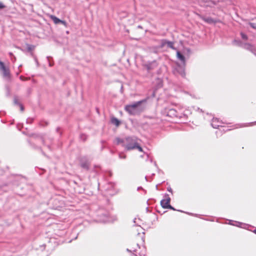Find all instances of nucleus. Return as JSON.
I'll list each match as a JSON object with an SVG mask.
<instances>
[{"instance_id":"obj_1","label":"nucleus","mask_w":256,"mask_h":256,"mask_svg":"<svg viewBox=\"0 0 256 256\" xmlns=\"http://www.w3.org/2000/svg\"><path fill=\"white\" fill-rule=\"evenodd\" d=\"M147 99L136 102L134 104L126 105L124 106V110L130 115L134 116L140 113L142 109L140 108V106L144 102H146Z\"/></svg>"},{"instance_id":"obj_2","label":"nucleus","mask_w":256,"mask_h":256,"mask_svg":"<svg viewBox=\"0 0 256 256\" xmlns=\"http://www.w3.org/2000/svg\"><path fill=\"white\" fill-rule=\"evenodd\" d=\"M178 108L174 106V108H168L164 110V114L166 116L172 118L180 119L186 116L183 113L182 109L177 110Z\"/></svg>"},{"instance_id":"obj_3","label":"nucleus","mask_w":256,"mask_h":256,"mask_svg":"<svg viewBox=\"0 0 256 256\" xmlns=\"http://www.w3.org/2000/svg\"><path fill=\"white\" fill-rule=\"evenodd\" d=\"M138 143V138L136 136H128L125 139L124 146L126 149L130 150L135 149V146Z\"/></svg>"},{"instance_id":"obj_4","label":"nucleus","mask_w":256,"mask_h":256,"mask_svg":"<svg viewBox=\"0 0 256 256\" xmlns=\"http://www.w3.org/2000/svg\"><path fill=\"white\" fill-rule=\"evenodd\" d=\"M98 220L100 222H113L116 220V216H111L108 212H105L98 215Z\"/></svg>"},{"instance_id":"obj_5","label":"nucleus","mask_w":256,"mask_h":256,"mask_svg":"<svg viewBox=\"0 0 256 256\" xmlns=\"http://www.w3.org/2000/svg\"><path fill=\"white\" fill-rule=\"evenodd\" d=\"M185 65H174L172 72L176 76L180 75L184 78L186 76Z\"/></svg>"},{"instance_id":"obj_6","label":"nucleus","mask_w":256,"mask_h":256,"mask_svg":"<svg viewBox=\"0 0 256 256\" xmlns=\"http://www.w3.org/2000/svg\"><path fill=\"white\" fill-rule=\"evenodd\" d=\"M80 166L88 170H89L90 165V158L86 156H82L80 160Z\"/></svg>"},{"instance_id":"obj_7","label":"nucleus","mask_w":256,"mask_h":256,"mask_svg":"<svg viewBox=\"0 0 256 256\" xmlns=\"http://www.w3.org/2000/svg\"><path fill=\"white\" fill-rule=\"evenodd\" d=\"M0 72L4 77L6 78H10V71L6 65H0Z\"/></svg>"},{"instance_id":"obj_8","label":"nucleus","mask_w":256,"mask_h":256,"mask_svg":"<svg viewBox=\"0 0 256 256\" xmlns=\"http://www.w3.org/2000/svg\"><path fill=\"white\" fill-rule=\"evenodd\" d=\"M164 198V199H163L160 201V205L164 208H168V206L170 204V198L167 194H165Z\"/></svg>"},{"instance_id":"obj_9","label":"nucleus","mask_w":256,"mask_h":256,"mask_svg":"<svg viewBox=\"0 0 256 256\" xmlns=\"http://www.w3.org/2000/svg\"><path fill=\"white\" fill-rule=\"evenodd\" d=\"M216 2L211 0H200V4L201 6L204 7H214L216 4Z\"/></svg>"},{"instance_id":"obj_10","label":"nucleus","mask_w":256,"mask_h":256,"mask_svg":"<svg viewBox=\"0 0 256 256\" xmlns=\"http://www.w3.org/2000/svg\"><path fill=\"white\" fill-rule=\"evenodd\" d=\"M198 16L201 19H202L205 22H206V23H208V24H216V22H220V20H214L210 17L206 18V17L202 16L200 14H198Z\"/></svg>"},{"instance_id":"obj_11","label":"nucleus","mask_w":256,"mask_h":256,"mask_svg":"<svg viewBox=\"0 0 256 256\" xmlns=\"http://www.w3.org/2000/svg\"><path fill=\"white\" fill-rule=\"evenodd\" d=\"M223 124L224 122L221 120H219L218 118H213L211 122V125L212 128H218L219 126L222 127V124Z\"/></svg>"},{"instance_id":"obj_12","label":"nucleus","mask_w":256,"mask_h":256,"mask_svg":"<svg viewBox=\"0 0 256 256\" xmlns=\"http://www.w3.org/2000/svg\"><path fill=\"white\" fill-rule=\"evenodd\" d=\"M50 19H52L53 20L55 24H58L59 23H61L64 25L66 24V22L65 21L62 20H60L59 18H58L54 16L50 15Z\"/></svg>"},{"instance_id":"obj_13","label":"nucleus","mask_w":256,"mask_h":256,"mask_svg":"<svg viewBox=\"0 0 256 256\" xmlns=\"http://www.w3.org/2000/svg\"><path fill=\"white\" fill-rule=\"evenodd\" d=\"M111 122L116 126H118L120 124V122L117 118L114 117L111 118Z\"/></svg>"},{"instance_id":"obj_14","label":"nucleus","mask_w":256,"mask_h":256,"mask_svg":"<svg viewBox=\"0 0 256 256\" xmlns=\"http://www.w3.org/2000/svg\"><path fill=\"white\" fill-rule=\"evenodd\" d=\"M156 88H159L162 86V80L161 78H158L156 80Z\"/></svg>"},{"instance_id":"obj_15","label":"nucleus","mask_w":256,"mask_h":256,"mask_svg":"<svg viewBox=\"0 0 256 256\" xmlns=\"http://www.w3.org/2000/svg\"><path fill=\"white\" fill-rule=\"evenodd\" d=\"M115 142L116 144H123V146H124V144H125V140L117 138L115 139Z\"/></svg>"},{"instance_id":"obj_16","label":"nucleus","mask_w":256,"mask_h":256,"mask_svg":"<svg viewBox=\"0 0 256 256\" xmlns=\"http://www.w3.org/2000/svg\"><path fill=\"white\" fill-rule=\"evenodd\" d=\"M14 102L15 105L19 106L22 104L19 102L18 97L17 96H14Z\"/></svg>"},{"instance_id":"obj_17","label":"nucleus","mask_w":256,"mask_h":256,"mask_svg":"<svg viewBox=\"0 0 256 256\" xmlns=\"http://www.w3.org/2000/svg\"><path fill=\"white\" fill-rule=\"evenodd\" d=\"M116 184L114 182H110L108 184V186L106 188V190H108L110 188H114Z\"/></svg>"},{"instance_id":"obj_18","label":"nucleus","mask_w":256,"mask_h":256,"mask_svg":"<svg viewBox=\"0 0 256 256\" xmlns=\"http://www.w3.org/2000/svg\"><path fill=\"white\" fill-rule=\"evenodd\" d=\"M249 24L253 28L256 29V19L254 20Z\"/></svg>"},{"instance_id":"obj_19","label":"nucleus","mask_w":256,"mask_h":256,"mask_svg":"<svg viewBox=\"0 0 256 256\" xmlns=\"http://www.w3.org/2000/svg\"><path fill=\"white\" fill-rule=\"evenodd\" d=\"M232 222V221L230 222V224L234 225V226H238V227H242V225H244V224H242V222H234L236 224H233L231 223Z\"/></svg>"},{"instance_id":"obj_20","label":"nucleus","mask_w":256,"mask_h":256,"mask_svg":"<svg viewBox=\"0 0 256 256\" xmlns=\"http://www.w3.org/2000/svg\"><path fill=\"white\" fill-rule=\"evenodd\" d=\"M26 48L28 52H32L34 50V46L32 45L27 44Z\"/></svg>"},{"instance_id":"obj_21","label":"nucleus","mask_w":256,"mask_h":256,"mask_svg":"<svg viewBox=\"0 0 256 256\" xmlns=\"http://www.w3.org/2000/svg\"><path fill=\"white\" fill-rule=\"evenodd\" d=\"M80 139L82 141H85L87 138V136L85 134H82L80 136Z\"/></svg>"},{"instance_id":"obj_22","label":"nucleus","mask_w":256,"mask_h":256,"mask_svg":"<svg viewBox=\"0 0 256 256\" xmlns=\"http://www.w3.org/2000/svg\"><path fill=\"white\" fill-rule=\"evenodd\" d=\"M135 149H138L140 152H143L142 148L139 145L138 143L135 146Z\"/></svg>"},{"instance_id":"obj_23","label":"nucleus","mask_w":256,"mask_h":256,"mask_svg":"<svg viewBox=\"0 0 256 256\" xmlns=\"http://www.w3.org/2000/svg\"><path fill=\"white\" fill-rule=\"evenodd\" d=\"M177 54L180 59L182 61L184 60V56L180 52H178Z\"/></svg>"},{"instance_id":"obj_24","label":"nucleus","mask_w":256,"mask_h":256,"mask_svg":"<svg viewBox=\"0 0 256 256\" xmlns=\"http://www.w3.org/2000/svg\"><path fill=\"white\" fill-rule=\"evenodd\" d=\"M240 35L243 40H248L247 36L246 34H244L243 32H241Z\"/></svg>"},{"instance_id":"obj_25","label":"nucleus","mask_w":256,"mask_h":256,"mask_svg":"<svg viewBox=\"0 0 256 256\" xmlns=\"http://www.w3.org/2000/svg\"><path fill=\"white\" fill-rule=\"evenodd\" d=\"M167 44L168 46L171 48H174V43L172 42H167Z\"/></svg>"},{"instance_id":"obj_26","label":"nucleus","mask_w":256,"mask_h":256,"mask_svg":"<svg viewBox=\"0 0 256 256\" xmlns=\"http://www.w3.org/2000/svg\"><path fill=\"white\" fill-rule=\"evenodd\" d=\"M34 119L32 118H28L26 120L27 124H32L33 122Z\"/></svg>"},{"instance_id":"obj_27","label":"nucleus","mask_w":256,"mask_h":256,"mask_svg":"<svg viewBox=\"0 0 256 256\" xmlns=\"http://www.w3.org/2000/svg\"><path fill=\"white\" fill-rule=\"evenodd\" d=\"M119 158L122 159H124L126 158V156L122 154H119Z\"/></svg>"},{"instance_id":"obj_28","label":"nucleus","mask_w":256,"mask_h":256,"mask_svg":"<svg viewBox=\"0 0 256 256\" xmlns=\"http://www.w3.org/2000/svg\"><path fill=\"white\" fill-rule=\"evenodd\" d=\"M6 8L5 5L2 2H0V9H2Z\"/></svg>"},{"instance_id":"obj_29","label":"nucleus","mask_w":256,"mask_h":256,"mask_svg":"<svg viewBox=\"0 0 256 256\" xmlns=\"http://www.w3.org/2000/svg\"><path fill=\"white\" fill-rule=\"evenodd\" d=\"M167 190L172 194V190L170 186H168L167 188Z\"/></svg>"},{"instance_id":"obj_30","label":"nucleus","mask_w":256,"mask_h":256,"mask_svg":"<svg viewBox=\"0 0 256 256\" xmlns=\"http://www.w3.org/2000/svg\"><path fill=\"white\" fill-rule=\"evenodd\" d=\"M20 108V110L22 112H23L24 110V106H23V105L22 104H20L19 106Z\"/></svg>"},{"instance_id":"obj_31","label":"nucleus","mask_w":256,"mask_h":256,"mask_svg":"<svg viewBox=\"0 0 256 256\" xmlns=\"http://www.w3.org/2000/svg\"><path fill=\"white\" fill-rule=\"evenodd\" d=\"M168 208H169V209H170V210H176V209H175L174 207H172V206H170V204L169 205V206H168Z\"/></svg>"},{"instance_id":"obj_32","label":"nucleus","mask_w":256,"mask_h":256,"mask_svg":"<svg viewBox=\"0 0 256 256\" xmlns=\"http://www.w3.org/2000/svg\"><path fill=\"white\" fill-rule=\"evenodd\" d=\"M20 78L22 80H28L27 78H24L23 76H21L20 77Z\"/></svg>"},{"instance_id":"obj_33","label":"nucleus","mask_w":256,"mask_h":256,"mask_svg":"<svg viewBox=\"0 0 256 256\" xmlns=\"http://www.w3.org/2000/svg\"><path fill=\"white\" fill-rule=\"evenodd\" d=\"M146 66V68L148 70L150 68L151 65H145Z\"/></svg>"},{"instance_id":"obj_34","label":"nucleus","mask_w":256,"mask_h":256,"mask_svg":"<svg viewBox=\"0 0 256 256\" xmlns=\"http://www.w3.org/2000/svg\"><path fill=\"white\" fill-rule=\"evenodd\" d=\"M144 232H143L142 233V240L143 242H144Z\"/></svg>"},{"instance_id":"obj_35","label":"nucleus","mask_w":256,"mask_h":256,"mask_svg":"<svg viewBox=\"0 0 256 256\" xmlns=\"http://www.w3.org/2000/svg\"><path fill=\"white\" fill-rule=\"evenodd\" d=\"M123 90H123V86H121V88H120V92H121V93H122V92H123Z\"/></svg>"},{"instance_id":"obj_36","label":"nucleus","mask_w":256,"mask_h":256,"mask_svg":"<svg viewBox=\"0 0 256 256\" xmlns=\"http://www.w3.org/2000/svg\"><path fill=\"white\" fill-rule=\"evenodd\" d=\"M139 254L140 255V256H142V255L144 256L145 254H144V252H142V253H140Z\"/></svg>"},{"instance_id":"obj_37","label":"nucleus","mask_w":256,"mask_h":256,"mask_svg":"<svg viewBox=\"0 0 256 256\" xmlns=\"http://www.w3.org/2000/svg\"><path fill=\"white\" fill-rule=\"evenodd\" d=\"M60 130V128L58 127V128H56V132H59V130Z\"/></svg>"},{"instance_id":"obj_38","label":"nucleus","mask_w":256,"mask_h":256,"mask_svg":"<svg viewBox=\"0 0 256 256\" xmlns=\"http://www.w3.org/2000/svg\"><path fill=\"white\" fill-rule=\"evenodd\" d=\"M140 189L143 190V188H142V187H141V186L138 187V190H140Z\"/></svg>"},{"instance_id":"obj_39","label":"nucleus","mask_w":256,"mask_h":256,"mask_svg":"<svg viewBox=\"0 0 256 256\" xmlns=\"http://www.w3.org/2000/svg\"><path fill=\"white\" fill-rule=\"evenodd\" d=\"M230 129H228V128H226V129H224V130L225 131V132H226V131H228L229 130H230Z\"/></svg>"},{"instance_id":"obj_40","label":"nucleus","mask_w":256,"mask_h":256,"mask_svg":"<svg viewBox=\"0 0 256 256\" xmlns=\"http://www.w3.org/2000/svg\"><path fill=\"white\" fill-rule=\"evenodd\" d=\"M256 124V122L250 123L251 125H253V124Z\"/></svg>"},{"instance_id":"obj_41","label":"nucleus","mask_w":256,"mask_h":256,"mask_svg":"<svg viewBox=\"0 0 256 256\" xmlns=\"http://www.w3.org/2000/svg\"><path fill=\"white\" fill-rule=\"evenodd\" d=\"M42 143H43V144H45V141H44V139H42Z\"/></svg>"},{"instance_id":"obj_42","label":"nucleus","mask_w":256,"mask_h":256,"mask_svg":"<svg viewBox=\"0 0 256 256\" xmlns=\"http://www.w3.org/2000/svg\"><path fill=\"white\" fill-rule=\"evenodd\" d=\"M253 232L256 234V228L254 230Z\"/></svg>"},{"instance_id":"obj_43","label":"nucleus","mask_w":256,"mask_h":256,"mask_svg":"<svg viewBox=\"0 0 256 256\" xmlns=\"http://www.w3.org/2000/svg\"><path fill=\"white\" fill-rule=\"evenodd\" d=\"M126 250L128 252H132V251L128 249V248H127Z\"/></svg>"},{"instance_id":"obj_44","label":"nucleus","mask_w":256,"mask_h":256,"mask_svg":"<svg viewBox=\"0 0 256 256\" xmlns=\"http://www.w3.org/2000/svg\"><path fill=\"white\" fill-rule=\"evenodd\" d=\"M22 64H20V65H19V66H18V68H20V67H22Z\"/></svg>"},{"instance_id":"obj_45","label":"nucleus","mask_w":256,"mask_h":256,"mask_svg":"<svg viewBox=\"0 0 256 256\" xmlns=\"http://www.w3.org/2000/svg\"><path fill=\"white\" fill-rule=\"evenodd\" d=\"M112 174V172H110V176H111Z\"/></svg>"},{"instance_id":"obj_46","label":"nucleus","mask_w":256,"mask_h":256,"mask_svg":"<svg viewBox=\"0 0 256 256\" xmlns=\"http://www.w3.org/2000/svg\"><path fill=\"white\" fill-rule=\"evenodd\" d=\"M4 64L2 62H0V64Z\"/></svg>"},{"instance_id":"obj_47","label":"nucleus","mask_w":256,"mask_h":256,"mask_svg":"<svg viewBox=\"0 0 256 256\" xmlns=\"http://www.w3.org/2000/svg\"><path fill=\"white\" fill-rule=\"evenodd\" d=\"M97 167H98V168H100V166H95V168H97Z\"/></svg>"},{"instance_id":"obj_48","label":"nucleus","mask_w":256,"mask_h":256,"mask_svg":"<svg viewBox=\"0 0 256 256\" xmlns=\"http://www.w3.org/2000/svg\"><path fill=\"white\" fill-rule=\"evenodd\" d=\"M48 148H50V146H48Z\"/></svg>"},{"instance_id":"obj_49","label":"nucleus","mask_w":256,"mask_h":256,"mask_svg":"<svg viewBox=\"0 0 256 256\" xmlns=\"http://www.w3.org/2000/svg\"><path fill=\"white\" fill-rule=\"evenodd\" d=\"M137 246L140 248V246L138 244H137Z\"/></svg>"},{"instance_id":"obj_50","label":"nucleus","mask_w":256,"mask_h":256,"mask_svg":"<svg viewBox=\"0 0 256 256\" xmlns=\"http://www.w3.org/2000/svg\"><path fill=\"white\" fill-rule=\"evenodd\" d=\"M19 74V72H16V75H18Z\"/></svg>"},{"instance_id":"obj_51","label":"nucleus","mask_w":256,"mask_h":256,"mask_svg":"<svg viewBox=\"0 0 256 256\" xmlns=\"http://www.w3.org/2000/svg\"><path fill=\"white\" fill-rule=\"evenodd\" d=\"M145 178H146V180H147V176H146V177H145Z\"/></svg>"},{"instance_id":"obj_52","label":"nucleus","mask_w":256,"mask_h":256,"mask_svg":"<svg viewBox=\"0 0 256 256\" xmlns=\"http://www.w3.org/2000/svg\"><path fill=\"white\" fill-rule=\"evenodd\" d=\"M178 210L179 212H183L182 210Z\"/></svg>"},{"instance_id":"obj_53","label":"nucleus","mask_w":256,"mask_h":256,"mask_svg":"<svg viewBox=\"0 0 256 256\" xmlns=\"http://www.w3.org/2000/svg\"><path fill=\"white\" fill-rule=\"evenodd\" d=\"M30 92V89H29L28 92Z\"/></svg>"},{"instance_id":"obj_54","label":"nucleus","mask_w":256,"mask_h":256,"mask_svg":"<svg viewBox=\"0 0 256 256\" xmlns=\"http://www.w3.org/2000/svg\"><path fill=\"white\" fill-rule=\"evenodd\" d=\"M154 165H155V166H156V162H154Z\"/></svg>"},{"instance_id":"obj_55","label":"nucleus","mask_w":256,"mask_h":256,"mask_svg":"<svg viewBox=\"0 0 256 256\" xmlns=\"http://www.w3.org/2000/svg\"><path fill=\"white\" fill-rule=\"evenodd\" d=\"M190 214V215H193V214H191V213L190 214Z\"/></svg>"},{"instance_id":"obj_56","label":"nucleus","mask_w":256,"mask_h":256,"mask_svg":"<svg viewBox=\"0 0 256 256\" xmlns=\"http://www.w3.org/2000/svg\"><path fill=\"white\" fill-rule=\"evenodd\" d=\"M148 208H146V210L148 211Z\"/></svg>"},{"instance_id":"obj_57","label":"nucleus","mask_w":256,"mask_h":256,"mask_svg":"<svg viewBox=\"0 0 256 256\" xmlns=\"http://www.w3.org/2000/svg\"><path fill=\"white\" fill-rule=\"evenodd\" d=\"M134 256H136V254H134Z\"/></svg>"}]
</instances>
